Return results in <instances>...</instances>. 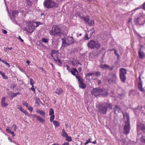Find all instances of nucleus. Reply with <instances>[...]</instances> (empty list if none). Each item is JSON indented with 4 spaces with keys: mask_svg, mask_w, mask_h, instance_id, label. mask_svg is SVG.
<instances>
[{
    "mask_svg": "<svg viewBox=\"0 0 145 145\" xmlns=\"http://www.w3.org/2000/svg\"><path fill=\"white\" fill-rule=\"evenodd\" d=\"M61 135L62 136L64 137H67L68 135L67 133H66L65 131V129H63L62 130Z\"/></svg>",
    "mask_w": 145,
    "mask_h": 145,
    "instance_id": "nucleus-26",
    "label": "nucleus"
},
{
    "mask_svg": "<svg viewBox=\"0 0 145 145\" xmlns=\"http://www.w3.org/2000/svg\"><path fill=\"white\" fill-rule=\"evenodd\" d=\"M26 63L27 64H28V65H29V63H30V62L29 61H26Z\"/></svg>",
    "mask_w": 145,
    "mask_h": 145,
    "instance_id": "nucleus-62",
    "label": "nucleus"
},
{
    "mask_svg": "<svg viewBox=\"0 0 145 145\" xmlns=\"http://www.w3.org/2000/svg\"><path fill=\"white\" fill-rule=\"evenodd\" d=\"M108 108L112 110V104L109 103L104 102L99 107V111L101 113L105 114L107 111Z\"/></svg>",
    "mask_w": 145,
    "mask_h": 145,
    "instance_id": "nucleus-1",
    "label": "nucleus"
},
{
    "mask_svg": "<svg viewBox=\"0 0 145 145\" xmlns=\"http://www.w3.org/2000/svg\"><path fill=\"white\" fill-rule=\"evenodd\" d=\"M141 49L140 48L138 52V54L139 57L140 59H142L145 56L144 53L143 52H141Z\"/></svg>",
    "mask_w": 145,
    "mask_h": 145,
    "instance_id": "nucleus-20",
    "label": "nucleus"
},
{
    "mask_svg": "<svg viewBox=\"0 0 145 145\" xmlns=\"http://www.w3.org/2000/svg\"><path fill=\"white\" fill-rule=\"evenodd\" d=\"M30 84L31 86H33V84L35 83V82L32 79H31L30 80Z\"/></svg>",
    "mask_w": 145,
    "mask_h": 145,
    "instance_id": "nucleus-42",
    "label": "nucleus"
},
{
    "mask_svg": "<svg viewBox=\"0 0 145 145\" xmlns=\"http://www.w3.org/2000/svg\"><path fill=\"white\" fill-rule=\"evenodd\" d=\"M32 22L33 23H33H35L36 24V26L35 25V28L36 27H38V26H39V25L40 24V22H33V21H32Z\"/></svg>",
    "mask_w": 145,
    "mask_h": 145,
    "instance_id": "nucleus-34",
    "label": "nucleus"
},
{
    "mask_svg": "<svg viewBox=\"0 0 145 145\" xmlns=\"http://www.w3.org/2000/svg\"><path fill=\"white\" fill-rule=\"evenodd\" d=\"M37 112L39 114L42 115L43 117H45L46 115V113L44 111L42 110H37Z\"/></svg>",
    "mask_w": 145,
    "mask_h": 145,
    "instance_id": "nucleus-23",
    "label": "nucleus"
},
{
    "mask_svg": "<svg viewBox=\"0 0 145 145\" xmlns=\"http://www.w3.org/2000/svg\"><path fill=\"white\" fill-rule=\"evenodd\" d=\"M23 113L25 114L27 116H30V114L29 113L27 112V111L26 110H24L23 112Z\"/></svg>",
    "mask_w": 145,
    "mask_h": 145,
    "instance_id": "nucleus-45",
    "label": "nucleus"
},
{
    "mask_svg": "<svg viewBox=\"0 0 145 145\" xmlns=\"http://www.w3.org/2000/svg\"><path fill=\"white\" fill-rule=\"evenodd\" d=\"M41 41L42 42L46 43L48 42V39L45 38H43L42 39Z\"/></svg>",
    "mask_w": 145,
    "mask_h": 145,
    "instance_id": "nucleus-32",
    "label": "nucleus"
},
{
    "mask_svg": "<svg viewBox=\"0 0 145 145\" xmlns=\"http://www.w3.org/2000/svg\"><path fill=\"white\" fill-rule=\"evenodd\" d=\"M54 60L60 64H62V62L61 60L59 58L56 59V58H55V59H54Z\"/></svg>",
    "mask_w": 145,
    "mask_h": 145,
    "instance_id": "nucleus-37",
    "label": "nucleus"
},
{
    "mask_svg": "<svg viewBox=\"0 0 145 145\" xmlns=\"http://www.w3.org/2000/svg\"><path fill=\"white\" fill-rule=\"evenodd\" d=\"M1 74L2 75V77L4 79H7L8 78V77L5 76V74L4 73L2 72Z\"/></svg>",
    "mask_w": 145,
    "mask_h": 145,
    "instance_id": "nucleus-36",
    "label": "nucleus"
},
{
    "mask_svg": "<svg viewBox=\"0 0 145 145\" xmlns=\"http://www.w3.org/2000/svg\"><path fill=\"white\" fill-rule=\"evenodd\" d=\"M54 111L52 109H50L49 111V115L50 116L53 115H54Z\"/></svg>",
    "mask_w": 145,
    "mask_h": 145,
    "instance_id": "nucleus-31",
    "label": "nucleus"
},
{
    "mask_svg": "<svg viewBox=\"0 0 145 145\" xmlns=\"http://www.w3.org/2000/svg\"><path fill=\"white\" fill-rule=\"evenodd\" d=\"M69 143L68 142H64L62 145H69Z\"/></svg>",
    "mask_w": 145,
    "mask_h": 145,
    "instance_id": "nucleus-57",
    "label": "nucleus"
},
{
    "mask_svg": "<svg viewBox=\"0 0 145 145\" xmlns=\"http://www.w3.org/2000/svg\"><path fill=\"white\" fill-rule=\"evenodd\" d=\"M31 116L32 117L36 118L38 120L42 123H44L45 122V120L39 116L35 114H31Z\"/></svg>",
    "mask_w": 145,
    "mask_h": 145,
    "instance_id": "nucleus-14",
    "label": "nucleus"
},
{
    "mask_svg": "<svg viewBox=\"0 0 145 145\" xmlns=\"http://www.w3.org/2000/svg\"><path fill=\"white\" fill-rule=\"evenodd\" d=\"M53 123L54 125L55 128L59 127L60 125L59 122L56 120L53 121Z\"/></svg>",
    "mask_w": 145,
    "mask_h": 145,
    "instance_id": "nucleus-27",
    "label": "nucleus"
},
{
    "mask_svg": "<svg viewBox=\"0 0 145 145\" xmlns=\"http://www.w3.org/2000/svg\"><path fill=\"white\" fill-rule=\"evenodd\" d=\"M30 89H31L34 93L35 92V89L34 88L33 86H32V87L30 88Z\"/></svg>",
    "mask_w": 145,
    "mask_h": 145,
    "instance_id": "nucleus-50",
    "label": "nucleus"
},
{
    "mask_svg": "<svg viewBox=\"0 0 145 145\" xmlns=\"http://www.w3.org/2000/svg\"><path fill=\"white\" fill-rule=\"evenodd\" d=\"M52 145H59V144L57 143H54Z\"/></svg>",
    "mask_w": 145,
    "mask_h": 145,
    "instance_id": "nucleus-64",
    "label": "nucleus"
},
{
    "mask_svg": "<svg viewBox=\"0 0 145 145\" xmlns=\"http://www.w3.org/2000/svg\"><path fill=\"white\" fill-rule=\"evenodd\" d=\"M6 49L7 50H12V47H10V48H6Z\"/></svg>",
    "mask_w": 145,
    "mask_h": 145,
    "instance_id": "nucleus-59",
    "label": "nucleus"
},
{
    "mask_svg": "<svg viewBox=\"0 0 145 145\" xmlns=\"http://www.w3.org/2000/svg\"><path fill=\"white\" fill-rule=\"evenodd\" d=\"M2 31V32L4 34H6L7 33V31L5 29H3Z\"/></svg>",
    "mask_w": 145,
    "mask_h": 145,
    "instance_id": "nucleus-51",
    "label": "nucleus"
},
{
    "mask_svg": "<svg viewBox=\"0 0 145 145\" xmlns=\"http://www.w3.org/2000/svg\"><path fill=\"white\" fill-rule=\"evenodd\" d=\"M86 142L88 143L90 142H91L90 141V138H88V140H86Z\"/></svg>",
    "mask_w": 145,
    "mask_h": 145,
    "instance_id": "nucleus-53",
    "label": "nucleus"
},
{
    "mask_svg": "<svg viewBox=\"0 0 145 145\" xmlns=\"http://www.w3.org/2000/svg\"><path fill=\"white\" fill-rule=\"evenodd\" d=\"M63 92V90L61 88L57 89L56 91V93L58 95H60Z\"/></svg>",
    "mask_w": 145,
    "mask_h": 145,
    "instance_id": "nucleus-25",
    "label": "nucleus"
},
{
    "mask_svg": "<svg viewBox=\"0 0 145 145\" xmlns=\"http://www.w3.org/2000/svg\"><path fill=\"white\" fill-rule=\"evenodd\" d=\"M67 42L69 45L71 44H73L75 41L74 40L72 37H67Z\"/></svg>",
    "mask_w": 145,
    "mask_h": 145,
    "instance_id": "nucleus-18",
    "label": "nucleus"
},
{
    "mask_svg": "<svg viewBox=\"0 0 145 145\" xmlns=\"http://www.w3.org/2000/svg\"><path fill=\"white\" fill-rule=\"evenodd\" d=\"M100 67L103 69H108L109 70L112 71L113 69V67H112L110 68V66L106 64H101L100 66Z\"/></svg>",
    "mask_w": 145,
    "mask_h": 145,
    "instance_id": "nucleus-16",
    "label": "nucleus"
},
{
    "mask_svg": "<svg viewBox=\"0 0 145 145\" xmlns=\"http://www.w3.org/2000/svg\"><path fill=\"white\" fill-rule=\"evenodd\" d=\"M101 73L99 71H94L93 72H89L86 74V76H95L96 77L101 76Z\"/></svg>",
    "mask_w": 145,
    "mask_h": 145,
    "instance_id": "nucleus-12",
    "label": "nucleus"
},
{
    "mask_svg": "<svg viewBox=\"0 0 145 145\" xmlns=\"http://www.w3.org/2000/svg\"><path fill=\"white\" fill-rule=\"evenodd\" d=\"M103 92L102 93H103L104 94H101L103 96H106L108 94V91L106 90H103L102 89Z\"/></svg>",
    "mask_w": 145,
    "mask_h": 145,
    "instance_id": "nucleus-30",
    "label": "nucleus"
},
{
    "mask_svg": "<svg viewBox=\"0 0 145 145\" xmlns=\"http://www.w3.org/2000/svg\"><path fill=\"white\" fill-rule=\"evenodd\" d=\"M43 5L46 8H52L53 7H58V4L51 0H45Z\"/></svg>",
    "mask_w": 145,
    "mask_h": 145,
    "instance_id": "nucleus-3",
    "label": "nucleus"
},
{
    "mask_svg": "<svg viewBox=\"0 0 145 145\" xmlns=\"http://www.w3.org/2000/svg\"><path fill=\"white\" fill-rule=\"evenodd\" d=\"M121 110L120 108L119 107L118 105H116L115 106V108L114 109L115 112L116 111H118V112H119Z\"/></svg>",
    "mask_w": 145,
    "mask_h": 145,
    "instance_id": "nucleus-29",
    "label": "nucleus"
},
{
    "mask_svg": "<svg viewBox=\"0 0 145 145\" xmlns=\"http://www.w3.org/2000/svg\"><path fill=\"white\" fill-rule=\"evenodd\" d=\"M139 82L138 83V88L139 90L142 92H145V89L142 87V81L141 80V76L140 75L138 77Z\"/></svg>",
    "mask_w": 145,
    "mask_h": 145,
    "instance_id": "nucleus-13",
    "label": "nucleus"
},
{
    "mask_svg": "<svg viewBox=\"0 0 145 145\" xmlns=\"http://www.w3.org/2000/svg\"><path fill=\"white\" fill-rule=\"evenodd\" d=\"M65 67L67 69V70L68 71H71L70 70V67L68 65H66L65 66Z\"/></svg>",
    "mask_w": 145,
    "mask_h": 145,
    "instance_id": "nucleus-47",
    "label": "nucleus"
},
{
    "mask_svg": "<svg viewBox=\"0 0 145 145\" xmlns=\"http://www.w3.org/2000/svg\"><path fill=\"white\" fill-rule=\"evenodd\" d=\"M62 46L63 47H66L69 45L68 42H66V40L64 38H62Z\"/></svg>",
    "mask_w": 145,
    "mask_h": 145,
    "instance_id": "nucleus-21",
    "label": "nucleus"
},
{
    "mask_svg": "<svg viewBox=\"0 0 145 145\" xmlns=\"http://www.w3.org/2000/svg\"><path fill=\"white\" fill-rule=\"evenodd\" d=\"M134 22L137 25H144L145 23V14H142L134 20Z\"/></svg>",
    "mask_w": 145,
    "mask_h": 145,
    "instance_id": "nucleus-4",
    "label": "nucleus"
},
{
    "mask_svg": "<svg viewBox=\"0 0 145 145\" xmlns=\"http://www.w3.org/2000/svg\"><path fill=\"white\" fill-rule=\"evenodd\" d=\"M23 104L24 106H25L26 108H27V107L28 106V104L27 102H24L23 103Z\"/></svg>",
    "mask_w": 145,
    "mask_h": 145,
    "instance_id": "nucleus-44",
    "label": "nucleus"
},
{
    "mask_svg": "<svg viewBox=\"0 0 145 145\" xmlns=\"http://www.w3.org/2000/svg\"><path fill=\"white\" fill-rule=\"evenodd\" d=\"M132 20V19H131V18H130V19H129V20H128V24H129V23H130V22H131Z\"/></svg>",
    "mask_w": 145,
    "mask_h": 145,
    "instance_id": "nucleus-58",
    "label": "nucleus"
},
{
    "mask_svg": "<svg viewBox=\"0 0 145 145\" xmlns=\"http://www.w3.org/2000/svg\"><path fill=\"white\" fill-rule=\"evenodd\" d=\"M51 56L54 59L55 58L56 59L59 58V51L55 50H52L51 52Z\"/></svg>",
    "mask_w": 145,
    "mask_h": 145,
    "instance_id": "nucleus-11",
    "label": "nucleus"
},
{
    "mask_svg": "<svg viewBox=\"0 0 145 145\" xmlns=\"http://www.w3.org/2000/svg\"><path fill=\"white\" fill-rule=\"evenodd\" d=\"M50 121L51 122H53V120H54L55 118L54 115H50Z\"/></svg>",
    "mask_w": 145,
    "mask_h": 145,
    "instance_id": "nucleus-40",
    "label": "nucleus"
},
{
    "mask_svg": "<svg viewBox=\"0 0 145 145\" xmlns=\"http://www.w3.org/2000/svg\"><path fill=\"white\" fill-rule=\"evenodd\" d=\"M91 142L93 144H95L97 143L96 140H95L93 142Z\"/></svg>",
    "mask_w": 145,
    "mask_h": 145,
    "instance_id": "nucleus-60",
    "label": "nucleus"
},
{
    "mask_svg": "<svg viewBox=\"0 0 145 145\" xmlns=\"http://www.w3.org/2000/svg\"><path fill=\"white\" fill-rule=\"evenodd\" d=\"M66 140L68 142H71L72 141V139L71 137L70 136H68L66 137Z\"/></svg>",
    "mask_w": 145,
    "mask_h": 145,
    "instance_id": "nucleus-35",
    "label": "nucleus"
},
{
    "mask_svg": "<svg viewBox=\"0 0 145 145\" xmlns=\"http://www.w3.org/2000/svg\"><path fill=\"white\" fill-rule=\"evenodd\" d=\"M18 109L22 112H23L24 111V109L20 106L19 107Z\"/></svg>",
    "mask_w": 145,
    "mask_h": 145,
    "instance_id": "nucleus-48",
    "label": "nucleus"
},
{
    "mask_svg": "<svg viewBox=\"0 0 145 145\" xmlns=\"http://www.w3.org/2000/svg\"><path fill=\"white\" fill-rule=\"evenodd\" d=\"M63 33L61 29L56 25H53L50 31V34L52 36H60Z\"/></svg>",
    "mask_w": 145,
    "mask_h": 145,
    "instance_id": "nucleus-2",
    "label": "nucleus"
},
{
    "mask_svg": "<svg viewBox=\"0 0 145 145\" xmlns=\"http://www.w3.org/2000/svg\"><path fill=\"white\" fill-rule=\"evenodd\" d=\"M26 3V6L28 8H30L31 6L32 2L30 0H25Z\"/></svg>",
    "mask_w": 145,
    "mask_h": 145,
    "instance_id": "nucleus-24",
    "label": "nucleus"
},
{
    "mask_svg": "<svg viewBox=\"0 0 145 145\" xmlns=\"http://www.w3.org/2000/svg\"><path fill=\"white\" fill-rule=\"evenodd\" d=\"M35 29V25L32 22H29L28 25L25 28V30L29 33H32Z\"/></svg>",
    "mask_w": 145,
    "mask_h": 145,
    "instance_id": "nucleus-9",
    "label": "nucleus"
},
{
    "mask_svg": "<svg viewBox=\"0 0 145 145\" xmlns=\"http://www.w3.org/2000/svg\"><path fill=\"white\" fill-rule=\"evenodd\" d=\"M11 95V98H13L14 97L18 95H20V93L19 92H17L16 93H13L12 92H11L10 93Z\"/></svg>",
    "mask_w": 145,
    "mask_h": 145,
    "instance_id": "nucleus-28",
    "label": "nucleus"
},
{
    "mask_svg": "<svg viewBox=\"0 0 145 145\" xmlns=\"http://www.w3.org/2000/svg\"><path fill=\"white\" fill-rule=\"evenodd\" d=\"M137 130H142L144 133L145 132V127L144 125L143 124H141L137 126Z\"/></svg>",
    "mask_w": 145,
    "mask_h": 145,
    "instance_id": "nucleus-19",
    "label": "nucleus"
},
{
    "mask_svg": "<svg viewBox=\"0 0 145 145\" xmlns=\"http://www.w3.org/2000/svg\"><path fill=\"white\" fill-rule=\"evenodd\" d=\"M10 133L12 135V136H15V135L14 134V133L13 132L11 131H10V132H9V133Z\"/></svg>",
    "mask_w": 145,
    "mask_h": 145,
    "instance_id": "nucleus-54",
    "label": "nucleus"
},
{
    "mask_svg": "<svg viewBox=\"0 0 145 145\" xmlns=\"http://www.w3.org/2000/svg\"><path fill=\"white\" fill-rule=\"evenodd\" d=\"M102 89L100 88H93L91 93L93 95H94L95 97H96L100 95L103 94L102 93Z\"/></svg>",
    "mask_w": 145,
    "mask_h": 145,
    "instance_id": "nucleus-8",
    "label": "nucleus"
},
{
    "mask_svg": "<svg viewBox=\"0 0 145 145\" xmlns=\"http://www.w3.org/2000/svg\"><path fill=\"white\" fill-rule=\"evenodd\" d=\"M16 125L15 124H14L12 125V127L14 128V129L15 131L16 130Z\"/></svg>",
    "mask_w": 145,
    "mask_h": 145,
    "instance_id": "nucleus-49",
    "label": "nucleus"
},
{
    "mask_svg": "<svg viewBox=\"0 0 145 145\" xmlns=\"http://www.w3.org/2000/svg\"><path fill=\"white\" fill-rule=\"evenodd\" d=\"M1 61L4 63H5V64H6L7 65V67H10V65L7 62L5 61L4 60H2Z\"/></svg>",
    "mask_w": 145,
    "mask_h": 145,
    "instance_id": "nucleus-43",
    "label": "nucleus"
},
{
    "mask_svg": "<svg viewBox=\"0 0 145 145\" xmlns=\"http://www.w3.org/2000/svg\"><path fill=\"white\" fill-rule=\"evenodd\" d=\"M127 74V70L124 68H120L119 70V76L121 81L123 83L125 82Z\"/></svg>",
    "mask_w": 145,
    "mask_h": 145,
    "instance_id": "nucleus-5",
    "label": "nucleus"
},
{
    "mask_svg": "<svg viewBox=\"0 0 145 145\" xmlns=\"http://www.w3.org/2000/svg\"><path fill=\"white\" fill-rule=\"evenodd\" d=\"M87 24L90 26L93 25L94 24V21L93 20H91L90 22H88Z\"/></svg>",
    "mask_w": 145,
    "mask_h": 145,
    "instance_id": "nucleus-33",
    "label": "nucleus"
},
{
    "mask_svg": "<svg viewBox=\"0 0 145 145\" xmlns=\"http://www.w3.org/2000/svg\"><path fill=\"white\" fill-rule=\"evenodd\" d=\"M127 120L125 122L124 127V133L127 135L129 133L131 129L130 121L128 115L127 116Z\"/></svg>",
    "mask_w": 145,
    "mask_h": 145,
    "instance_id": "nucleus-6",
    "label": "nucleus"
},
{
    "mask_svg": "<svg viewBox=\"0 0 145 145\" xmlns=\"http://www.w3.org/2000/svg\"><path fill=\"white\" fill-rule=\"evenodd\" d=\"M88 45L89 48L92 49H94L95 48L98 49L101 46V44H99L98 42H94L93 40H90L88 43Z\"/></svg>",
    "mask_w": 145,
    "mask_h": 145,
    "instance_id": "nucleus-7",
    "label": "nucleus"
},
{
    "mask_svg": "<svg viewBox=\"0 0 145 145\" xmlns=\"http://www.w3.org/2000/svg\"><path fill=\"white\" fill-rule=\"evenodd\" d=\"M84 39L85 40H88L89 38L88 37V34H87L86 33L84 37Z\"/></svg>",
    "mask_w": 145,
    "mask_h": 145,
    "instance_id": "nucleus-41",
    "label": "nucleus"
},
{
    "mask_svg": "<svg viewBox=\"0 0 145 145\" xmlns=\"http://www.w3.org/2000/svg\"><path fill=\"white\" fill-rule=\"evenodd\" d=\"M141 141L142 142L144 143L145 144V136H142L141 137L140 139Z\"/></svg>",
    "mask_w": 145,
    "mask_h": 145,
    "instance_id": "nucleus-39",
    "label": "nucleus"
},
{
    "mask_svg": "<svg viewBox=\"0 0 145 145\" xmlns=\"http://www.w3.org/2000/svg\"><path fill=\"white\" fill-rule=\"evenodd\" d=\"M142 7L143 9L145 10V2L143 5Z\"/></svg>",
    "mask_w": 145,
    "mask_h": 145,
    "instance_id": "nucleus-55",
    "label": "nucleus"
},
{
    "mask_svg": "<svg viewBox=\"0 0 145 145\" xmlns=\"http://www.w3.org/2000/svg\"><path fill=\"white\" fill-rule=\"evenodd\" d=\"M70 71L73 75L75 76L76 78L77 77L81 76L79 75L78 71L75 68H73L72 70Z\"/></svg>",
    "mask_w": 145,
    "mask_h": 145,
    "instance_id": "nucleus-15",
    "label": "nucleus"
},
{
    "mask_svg": "<svg viewBox=\"0 0 145 145\" xmlns=\"http://www.w3.org/2000/svg\"><path fill=\"white\" fill-rule=\"evenodd\" d=\"M83 20L84 22L87 24H88L89 20V18L88 16H82L80 17Z\"/></svg>",
    "mask_w": 145,
    "mask_h": 145,
    "instance_id": "nucleus-22",
    "label": "nucleus"
},
{
    "mask_svg": "<svg viewBox=\"0 0 145 145\" xmlns=\"http://www.w3.org/2000/svg\"><path fill=\"white\" fill-rule=\"evenodd\" d=\"M81 70H82V68L81 67H79V68L78 69V70L79 71H80Z\"/></svg>",
    "mask_w": 145,
    "mask_h": 145,
    "instance_id": "nucleus-63",
    "label": "nucleus"
},
{
    "mask_svg": "<svg viewBox=\"0 0 145 145\" xmlns=\"http://www.w3.org/2000/svg\"><path fill=\"white\" fill-rule=\"evenodd\" d=\"M114 50V53H115V54L117 56H119V55L118 54L117 52V51H116V50Z\"/></svg>",
    "mask_w": 145,
    "mask_h": 145,
    "instance_id": "nucleus-56",
    "label": "nucleus"
},
{
    "mask_svg": "<svg viewBox=\"0 0 145 145\" xmlns=\"http://www.w3.org/2000/svg\"><path fill=\"white\" fill-rule=\"evenodd\" d=\"M18 38L20 40L21 42H24V40L21 38L20 36H19Z\"/></svg>",
    "mask_w": 145,
    "mask_h": 145,
    "instance_id": "nucleus-52",
    "label": "nucleus"
},
{
    "mask_svg": "<svg viewBox=\"0 0 145 145\" xmlns=\"http://www.w3.org/2000/svg\"><path fill=\"white\" fill-rule=\"evenodd\" d=\"M28 109L31 112H32L33 110V108L31 106H29L27 107Z\"/></svg>",
    "mask_w": 145,
    "mask_h": 145,
    "instance_id": "nucleus-46",
    "label": "nucleus"
},
{
    "mask_svg": "<svg viewBox=\"0 0 145 145\" xmlns=\"http://www.w3.org/2000/svg\"><path fill=\"white\" fill-rule=\"evenodd\" d=\"M76 79L78 80L79 87L82 89H85L86 87V85L83 82V80L81 76L77 77Z\"/></svg>",
    "mask_w": 145,
    "mask_h": 145,
    "instance_id": "nucleus-10",
    "label": "nucleus"
},
{
    "mask_svg": "<svg viewBox=\"0 0 145 145\" xmlns=\"http://www.w3.org/2000/svg\"><path fill=\"white\" fill-rule=\"evenodd\" d=\"M112 76L113 78V81H114L117 78V75L116 74L113 73V74H112Z\"/></svg>",
    "mask_w": 145,
    "mask_h": 145,
    "instance_id": "nucleus-38",
    "label": "nucleus"
},
{
    "mask_svg": "<svg viewBox=\"0 0 145 145\" xmlns=\"http://www.w3.org/2000/svg\"><path fill=\"white\" fill-rule=\"evenodd\" d=\"M98 82L99 84H101V81L100 80H98Z\"/></svg>",
    "mask_w": 145,
    "mask_h": 145,
    "instance_id": "nucleus-61",
    "label": "nucleus"
},
{
    "mask_svg": "<svg viewBox=\"0 0 145 145\" xmlns=\"http://www.w3.org/2000/svg\"><path fill=\"white\" fill-rule=\"evenodd\" d=\"M5 99L6 97H4L2 98L1 103L2 107H6L8 105V103L5 102Z\"/></svg>",
    "mask_w": 145,
    "mask_h": 145,
    "instance_id": "nucleus-17",
    "label": "nucleus"
}]
</instances>
